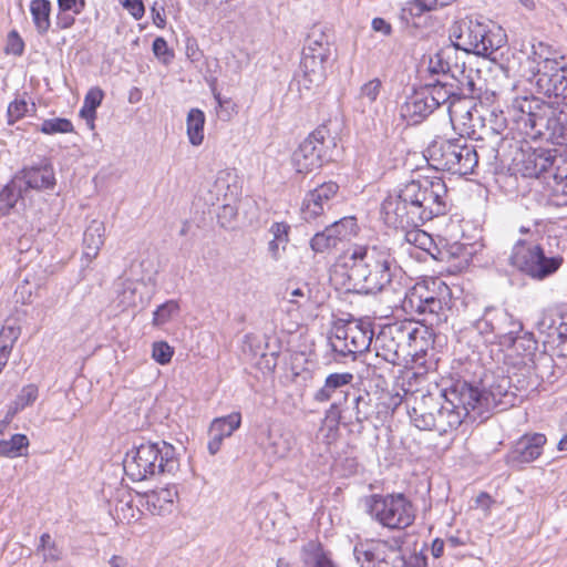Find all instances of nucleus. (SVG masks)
<instances>
[{
    "instance_id": "obj_11",
    "label": "nucleus",
    "mask_w": 567,
    "mask_h": 567,
    "mask_svg": "<svg viewBox=\"0 0 567 567\" xmlns=\"http://www.w3.org/2000/svg\"><path fill=\"white\" fill-rule=\"evenodd\" d=\"M371 517L389 529H405L416 516L413 503L402 493L372 495L369 503Z\"/></svg>"
},
{
    "instance_id": "obj_37",
    "label": "nucleus",
    "mask_w": 567,
    "mask_h": 567,
    "mask_svg": "<svg viewBox=\"0 0 567 567\" xmlns=\"http://www.w3.org/2000/svg\"><path fill=\"white\" fill-rule=\"evenodd\" d=\"M23 187L14 178L0 192V216L8 215L22 197Z\"/></svg>"
},
{
    "instance_id": "obj_44",
    "label": "nucleus",
    "mask_w": 567,
    "mask_h": 567,
    "mask_svg": "<svg viewBox=\"0 0 567 567\" xmlns=\"http://www.w3.org/2000/svg\"><path fill=\"white\" fill-rule=\"evenodd\" d=\"M147 505L153 506L157 513L165 508V504H173L177 497V489L175 487H165L158 491H153L147 494Z\"/></svg>"
},
{
    "instance_id": "obj_8",
    "label": "nucleus",
    "mask_w": 567,
    "mask_h": 567,
    "mask_svg": "<svg viewBox=\"0 0 567 567\" xmlns=\"http://www.w3.org/2000/svg\"><path fill=\"white\" fill-rule=\"evenodd\" d=\"M402 545L401 537L373 540L354 547V555L361 567H426V558L422 555L405 557Z\"/></svg>"
},
{
    "instance_id": "obj_1",
    "label": "nucleus",
    "mask_w": 567,
    "mask_h": 567,
    "mask_svg": "<svg viewBox=\"0 0 567 567\" xmlns=\"http://www.w3.org/2000/svg\"><path fill=\"white\" fill-rule=\"evenodd\" d=\"M447 187L441 177H422L404 184L381 204V216L388 226H420L447 212Z\"/></svg>"
},
{
    "instance_id": "obj_48",
    "label": "nucleus",
    "mask_w": 567,
    "mask_h": 567,
    "mask_svg": "<svg viewBox=\"0 0 567 567\" xmlns=\"http://www.w3.org/2000/svg\"><path fill=\"white\" fill-rule=\"evenodd\" d=\"M73 130L70 120L60 117L44 120L40 127V131L44 134L71 133Z\"/></svg>"
},
{
    "instance_id": "obj_50",
    "label": "nucleus",
    "mask_w": 567,
    "mask_h": 567,
    "mask_svg": "<svg viewBox=\"0 0 567 567\" xmlns=\"http://www.w3.org/2000/svg\"><path fill=\"white\" fill-rule=\"evenodd\" d=\"M174 349L165 341H156L152 347V358L164 365L171 362Z\"/></svg>"
},
{
    "instance_id": "obj_28",
    "label": "nucleus",
    "mask_w": 567,
    "mask_h": 567,
    "mask_svg": "<svg viewBox=\"0 0 567 567\" xmlns=\"http://www.w3.org/2000/svg\"><path fill=\"white\" fill-rule=\"evenodd\" d=\"M289 292L288 306L286 312L292 317L295 328L302 323L303 317L301 311L310 305V289L307 285L293 287L291 282L286 285V293Z\"/></svg>"
},
{
    "instance_id": "obj_47",
    "label": "nucleus",
    "mask_w": 567,
    "mask_h": 567,
    "mask_svg": "<svg viewBox=\"0 0 567 567\" xmlns=\"http://www.w3.org/2000/svg\"><path fill=\"white\" fill-rule=\"evenodd\" d=\"M179 306L175 300H168L163 305L158 306L154 311L153 323L155 326H162L168 322L175 315L178 313Z\"/></svg>"
},
{
    "instance_id": "obj_53",
    "label": "nucleus",
    "mask_w": 567,
    "mask_h": 567,
    "mask_svg": "<svg viewBox=\"0 0 567 567\" xmlns=\"http://www.w3.org/2000/svg\"><path fill=\"white\" fill-rule=\"evenodd\" d=\"M309 567H337L327 554L319 547L313 548L306 558Z\"/></svg>"
},
{
    "instance_id": "obj_31",
    "label": "nucleus",
    "mask_w": 567,
    "mask_h": 567,
    "mask_svg": "<svg viewBox=\"0 0 567 567\" xmlns=\"http://www.w3.org/2000/svg\"><path fill=\"white\" fill-rule=\"evenodd\" d=\"M475 75H477V71L465 69L462 74L452 79L457 99L466 101L467 97H475L481 94L482 89L476 86Z\"/></svg>"
},
{
    "instance_id": "obj_14",
    "label": "nucleus",
    "mask_w": 567,
    "mask_h": 567,
    "mask_svg": "<svg viewBox=\"0 0 567 567\" xmlns=\"http://www.w3.org/2000/svg\"><path fill=\"white\" fill-rule=\"evenodd\" d=\"M550 48L543 42L533 45V59L538 63L536 86L539 93L548 97H560L567 100V76L564 66H559L558 61L549 56Z\"/></svg>"
},
{
    "instance_id": "obj_19",
    "label": "nucleus",
    "mask_w": 567,
    "mask_h": 567,
    "mask_svg": "<svg viewBox=\"0 0 567 567\" xmlns=\"http://www.w3.org/2000/svg\"><path fill=\"white\" fill-rule=\"evenodd\" d=\"M339 192L334 182H326L307 193L301 205V217L310 223L323 216L331 208L332 200Z\"/></svg>"
},
{
    "instance_id": "obj_15",
    "label": "nucleus",
    "mask_w": 567,
    "mask_h": 567,
    "mask_svg": "<svg viewBox=\"0 0 567 567\" xmlns=\"http://www.w3.org/2000/svg\"><path fill=\"white\" fill-rule=\"evenodd\" d=\"M443 390L435 385L434 391H424L422 389L411 391L404 390V400L408 414L415 427L422 431H432L435 426V416L440 412V400Z\"/></svg>"
},
{
    "instance_id": "obj_30",
    "label": "nucleus",
    "mask_w": 567,
    "mask_h": 567,
    "mask_svg": "<svg viewBox=\"0 0 567 567\" xmlns=\"http://www.w3.org/2000/svg\"><path fill=\"white\" fill-rule=\"evenodd\" d=\"M447 114L453 128L458 132L461 137L474 133L473 125L471 124L472 113L468 102L461 99L451 104Z\"/></svg>"
},
{
    "instance_id": "obj_26",
    "label": "nucleus",
    "mask_w": 567,
    "mask_h": 567,
    "mask_svg": "<svg viewBox=\"0 0 567 567\" xmlns=\"http://www.w3.org/2000/svg\"><path fill=\"white\" fill-rule=\"evenodd\" d=\"M353 380L351 373H332L327 377L324 385L315 394V399L319 402H327L334 396H343L347 399L350 393L346 390ZM341 403V398L336 399L333 405Z\"/></svg>"
},
{
    "instance_id": "obj_17",
    "label": "nucleus",
    "mask_w": 567,
    "mask_h": 567,
    "mask_svg": "<svg viewBox=\"0 0 567 567\" xmlns=\"http://www.w3.org/2000/svg\"><path fill=\"white\" fill-rule=\"evenodd\" d=\"M556 157L547 148L520 147L513 157V169L527 178H544L551 171Z\"/></svg>"
},
{
    "instance_id": "obj_52",
    "label": "nucleus",
    "mask_w": 567,
    "mask_h": 567,
    "mask_svg": "<svg viewBox=\"0 0 567 567\" xmlns=\"http://www.w3.org/2000/svg\"><path fill=\"white\" fill-rule=\"evenodd\" d=\"M427 70L432 76L436 75V79L445 80V75H447L449 80H452V75L446 70L445 61H443L440 51L430 58Z\"/></svg>"
},
{
    "instance_id": "obj_2",
    "label": "nucleus",
    "mask_w": 567,
    "mask_h": 567,
    "mask_svg": "<svg viewBox=\"0 0 567 567\" xmlns=\"http://www.w3.org/2000/svg\"><path fill=\"white\" fill-rule=\"evenodd\" d=\"M344 258L354 290L364 295L385 290L401 269L392 248L379 241L352 245Z\"/></svg>"
},
{
    "instance_id": "obj_64",
    "label": "nucleus",
    "mask_w": 567,
    "mask_h": 567,
    "mask_svg": "<svg viewBox=\"0 0 567 567\" xmlns=\"http://www.w3.org/2000/svg\"><path fill=\"white\" fill-rule=\"evenodd\" d=\"M75 22V19L72 16L64 14L58 18V25L61 29H69L71 28Z\"/></svg>"
},
{
    "instance_id": "obj_54",
    "label": "nucleus",
    "mask_w": 567,
    "mask_h": 567,
    "mask_svg": "<svg viewBox=\"0 0 567 567\" xmlns=\"http://www.w3.org/2000/svg\"><path fill=\"white\" fill-rule=\"evenodd\" d=\"M272 234V239L268 244V250L271 257L276 260L279 259V240L284 234V226L280 223H274L269 230Z\"/></svg>"
},
{
    "instance_id": "obj_40",
    "label": "nucleus",
    "mask_w": 567,
    "mask_h": 567,
    "mask_svg": "<svg viewBox=\"0 0 567 567\" xmlns=\"http://www.w3.org/2000/svg\"><path fill=\"white\" fill-rule=\"evenodd\" d=\"M29 440L24 434H14L10 440H0V456L18 457L23 455L22 450H27Z\"/></svg>"
},
{
    "instance_id": "obj_3",
    "label": "nucleus",
    "mask_w": 567,
    "mask_h": 567,
    "mask_svg": "<svg viewBox=\"0 0 567 567\" xmlns=\"http://www.w3.org/2000/svg\"><path fill=\"white\" fill-rule=\"evenodd\" d=\"M443 395L439 404L440 412L435 416V426H432V431L440 435L456 430L472 412L475 420L499 403L493 392L481 391L467 383L444 390Z\"/></svg>"
},
{
    "instance_id": "obj_60",
    "label": "nucleus",
    "mask_w": 567,
    "mask_h": 567,
    "mask_svg": "<svg viewBox=\"0 0 567 567\" xmlns=\"http://www.w3.org/2000/svg\"><path fill=\"white\" fill-rule=\"evenodd\" d=\"M152 49L157 58H164L166 55L173 56V53L169 51L167 42L164 38H156L153 41Z\"/></svg>"
},
{
    "instance_id": "obj_51",
    "label": "nucleus",
    "mask_w": 567,
    "mask_h": 567,
    "mask_svg": "<svg viewBox=\"0 0 567 567\" xmlns=\"http://www.w3.org/2000/svg\"><path fill=\"white\" fill-rule=\"evenodd\" d=\"M550 176L553 182L547 181V184L554 192L567 195V167H557L555 172L547 175Z\"/></svg>"
},
{
    "instance_id": "obj_35",
    "label": "nucleus",
    "mask_w": 567,
    "mask_h": 567,
    "mask_svg": "<svg viewBox=\"0 0 567 567\" xmlns=\"http://www.w3.org/2000/svg\"><path fill=\"white\" fill-rule=\"evenodd\" d=\"M205 114L199 109H192L186 118L187 136L189 143L198 146L204 141Z\"/></svg>"
},
{
    "instance_id": "obj_20",
    "label": "nucleus",
    "mask_w": 567,
    "mask_h": 567,
    "mask_svg": "<svg viewBox=\"0 0 567 567\" xmlns=\"http://www.w3.org/2000/svg\"><path fill=\"white\" fill-rule=\"evenodd\" d=\"M353 402L357 422L363 423L373 416L374 411L371 406V398L369 393L355 395V392L353 391ZM401 403L402 396L399 393H382L378 398V403L375 404V417L378 420H383L388 415L392 414Z\"/></svg>"
},
{
    "instance_id": "obj_58",
    "label": "nucleus",
    "mask_w": 567,
    "mask_h": 567,
    "mask_svg": "<svg viewBox=\"0 0 567 567\" xmlns=\"http://www.w3.org/2000/svg\"><path fill=\"white\" fill-rule=\"evenodd\" d=\"M122 4L136 20H140L145 13L142 0H123Z\"/></svg>"
},
{
    "instance_id": "obj_33",
    "label": "nucleus",
    "mask_w": 567,
    "mask_h": 567,
    "mask_svg": "<svg viewBox=\"0 0 567 567\" xmlns=\"http://www.w3.org/2000/svg\"><path fill=\"white\" fill-rule=\"evenodd\" d=\"M30 12L37 31L44 34L50 29L51 2L49 0H32Z\"/></svg>"
},
{
    "instance_id": "obj_32",
    "label": "nucleus",
    "mask_w": 567,
    "mask_h": 567,
    "mask_svg": "<svg viewBox=\"0 0 567 567\" xmlns=\"http://www.w3.org/2000/svg\"><path fill=\"white\" fill-rule=\"evenodd\" d=\"M104 93L100 87H92L84 97L83 106L80 110V116L85 120L90 130H94V120L96 109L101 105Z\"/></svg>"
},
{
    "instance_id": "obj_55",
    "label": "nucleus",
    "mask_w": 567,
    "mask_h": 567,
    "mask_svg": "<svg viewBox=\"0 0 567 567\" xmlns=\"http://www.w3.org/2000/svg\"><path fill=\"white\" fill-rule=\"evenodd\" d=\"M558 343L556 344V352L559 357H567V315L563 317V321L557 328Z\"/></svg>"
},
{
    "instance_id": "obj_25",
    "label": "nucleus",
    "mask_w": 567,
    "mask_h": 567,
    "mask_svg": "<svg viewBox=\"0 0 567 567\" xmlns=\"http://www.w3.org/2000/svg\"><path fill=\"white\" fill-rule=\"evenodd\" d=\"M240 422L239 413L217 417L212 422L209 427L210 440L208 442V451L212 455L220 450L224 439L229 437L240 426Z\"/></svg>"
},
{
    "instance_id": "obj_63",
    "label": "nucleus",
    "mask_w": 567,
    "mask_h": 567,
    "mask_svg": "<svg viewBox=\"0 0 567 567\" xmlns=\"http://www.w3.org/2000/svg\"><path fill=\"white\" fill-rule=\"evenodd\" d=\"M236 216V209L229 205V204H224L220 208V212L218 213V219L221 224V226H226V224L224 223V219H231Z\"/></svg>"
},
{
    "instance_id": "obj_4",
    "label": "nucleus",
    "mask_w": 567,
    "mask_h": 567,
    "mask_svg": "<svg viewBox=\"0 0 567 567\" xmlns=\"http://www.w3.org/2000/svg\"><path fill=\"white\" fill-rule=\"evenodd\" d=\"M427 346V329L409 320L382 327L374 339L377 355L390 363H398L409 355H417L424 352Z\"/></svg>"
},
{
    "instance_id": "obj_9",
    "label": "nucleus",
    "mask_w": 567,
    "mask_h": 567,
    "mask_svg": "<svg viewBox=\"0 0 567 567\" xmlns=\"http://www.w3.org/2000/svg\"><path fill=\"white\" fill-rule=\"evenodd\" d=\"M451 302L450 287L439 278H431L423 284H416L406 293L403 308L420 315L432 317L431 324L446 319L445 310Z\"/></svg>"
},
{
    "instance_id": "obj_42",
    "label": "nucleus",
    "mask_w": 567,
    "mask_h": 567,
    "mask_svg": "<svg viewBox=\"0 0 567 567\" xmlns=\"http://www.w3.org/2000/svg\"><path fill=\"white\" fill-rule=\"evenodd\" d=\"M339 243L350 240L358 231V224L354 217H344L328 226Z\"/></svg>"
},
{
    "instance_id": "obj_5",
    "label": "nucleus",
    "mask_w": 567,
    "mask_h": 567,
    "mask_svg": "<svg viewBox=\"0 0 567 567\" xmlns=\"http://www.w3.org/2000/svg\"><path fill=\"white\" fill-rule=\"evenodd\" d=\"M123 468L132 481L141 482L157 474H175L179 468V460L173 445L147 442L126 453Z\"/></svg>"
},
{
    "instance_id": "obj_45",
    "label": "nucleus",
    "mask_w": 567,
    "mask_h": 567,
    "mask_svg": "<svg viewBox=\"0 0 567 567\" xmlns=\"http://www.w3.org/2000/svg\"><path fill=\"white\" fill-rule=\"evenodd\" d=\"M37 550L42 553L44 561H59L63 557L62 548L58 546L48 533L41 535Z\"/></svg>"
},
{
    "instance_id": "obj_41",
    "label": "nucleus",
    "mask_w": 567,
    "mask_h": 567,
    "mask_svg": "<svg viewBox=\"0 0 567 567\" xmlns=\"http://www.w3.org/2000/svg\"><path fill=\"white\" fill-rule=\"evenodd\" d=\"M339 240L327 226L322 231L315 234L310 239V247L317 254H323L337 248Z\"/></svg>"
},
{
    "instance_id": "obj_61",
    "label": "nucleus",
    "mask_w": 567,
    "mask_h": 567,
    "mask_svg": "<svg viewBox=\"0 0 567 567\" xmlns=\"http://www.w3.org/2000/svg\"><path fill=\"white\" fill-rule=\"evenodd\" d=\"M151 11L154 24L158 28H164L166 24L164 8L161 7L159 9H157V3L155 2Z\"/></svg>"
},
{
    "instance_id": "obj_13",
    "label": "nucleus",
    "mask_w": 567,
    "mask_h": 567,
    "mask_svg": "<svg viewBox=\"0 0 567 567\" xmlns=\"http://www.w3.org/2000/svg\"><path fill=\"white\" fill-rule=\"evenodd\" d=\"M508 262L530 278L543 280L560 268L563 258L547 257L540 246L529 245L519 239L513 246Z\"/></svg>"
},
{
    "instance_id": "obj_23",
    "label": "nucleus",
    "mask_w": 567,
    "mask_h": 567,
    "mask_svg": "<svg viewBox=\"0 0 567 567\" xmlns=\"http://www.w3.org/2000/svg\"><path fill=\"white\" fill-rule=\"evenodd\" d=\"M14 179L22 185L23 190L51 189L55 185L54 169L51 164L43 163L39 166L24 167Z\"/></svg>"
},
{
    "instance_id": "obj_16",
    "label": "nucleus",
    "mask_w": 567,
    "mask_h": 567,
    "mask_svg": "<svg viewBox=\"0 0 567 567\" xmlns=\"http://www.w3.org/2000/svg\"><path fill=\"white\" fill-rule=\"evenodd\" d=\"M533 102L524 99L518 102V109L522 112L519 116L520 122L530 128H537L545 126L547 130L551 132V136L556 138L566 140L567 138V101L563 102L556 109L547 107L549 114L544 112V114H538L533 112Z\"/></svg>"
},
{
    "instance_id": "obj_34",
    "label": "nucleus",
    "mask_w": 567,
    "mask_h": 567,
    "mask_svg": "<svg viewBox=\"0 0 567 567\" xmlns=\"http://www.w3.org/2000/svg\"><path fill=\"white\" fill-rule=\"evenodd\" d=\"M439 51L443 61H445L446 70L450 71L452 79L458 76V74H462L463 71H465V62L462 59L463 55L460 54L462 49L456 47L454 42L451 41L450 44L444 45Z\"/></svg>"
},
{
    "instance_id": "obj_12",
    "label": "nucleus",
    "mask_w": 567,
    "mask_h": 567,
    "mask_svg": "<svg viewBox=\"0 0 567 567\" xmlns=\"http://www.w3.org/2000/svg\"><path fill=\"white\" fill-rule=\"evenodd\" d=\"M336 147L334 138L330 136L326 125L317 127L305 138L291 156L296 174H308L330 161L331 151Z\"/></svg>"
},
{
    "instance_id": "obj_49",
    "label": "nucleus",
    "mask_w": 567,
    "mask_h": 567,
    "mask_svg": "<svg viewBox=\"0 0 567 567\" xmlns=\"http://www.w3.org/2000/svg\"><path fill=\"white\" fill-rule=\"evenodd\" d=\"M137 282L126 279L122 282V290L120 291V302L124 307H136L141 297L136 295Z\"/></svg>"
},
{
    "instance_id": "obj_10",
    "label": "nucleus",
    "mask_w": 567,
    "mask_h": 567,
    "mask_svg": "<svg viewBox=\"0 0 567 567\" xmlns=\"http://www.w3.org/2000/svg\"><path fill=\"white\" fill-rule=\"evenodd\" d=\"M427 154L435 168L452 174H473L478 164L475 147L464 137L435 142L427 148Z\"/></svg>"
},
{
    "instance_id": "obj_7",
    "label": "nucleus",
    "mask_w": 567,
    "mask_h": 567,
    "mask_svg": "<svg viewBox=\"0 0 567 567\" xmlns=\"http://www.w3.org/2000/svg\"><path fill=\"white\" fill-rule=\"evenodd\" d=\"M332 54L331 35L321 25H313L307 34L300 68L302 75L297 80L299 90L311 91L321 85L327 75V64Z\"/></svg>"
},
{
    "instance_id": "obj_29",
    "label": "nucleus",
    "mask_w": 567,
    "mask_h": 567,
    "mask_svg": "<svg viewBox=\"0 0 567 567\" xmlns=\"http://www.w3.org/2000/svg\"><path fill=\"white\" fill-rule=\"evenodd\" d=\"M105 240V225L103 221L93 219L84 230L83 234V258L87 262L95 259L104 245Z\"/></svg>"
},
{
    "instance_id": "obj_39",
    "label": "nucleus",
    "mask_w": 567,
    "mask_h": 567,
    "mask_svg": "<svg viewBox=\"0 0 567 567\" xmlns=\"http://www.w3.org/2000/svg\"><path fill=\"white\" fill-rule=\"evenodd\" d=\"M18 338L19 331L13 327H4L0 330V373L7 364Z\"/></svg>"
},
{
    "instance_id": "obj_59",
    "label": "nucleus",
    "mask_w": 567,
    "mask_h": 567,
    "mask_svg": "<svg viewBox=\"0 0 567 567\" xmlns=\"http://www.w3.org/2000/svg\"><path fill=\"white\" fill-rule=\"evenodd\" d=\"M58 6L61 11H72L74 14H80L85 8V0H58Z\"/></svg>"
},
{
    "instance_id": "obj_21",
    "label": "nucleus",
    "mask_w": 567,
    "mask_h": 567,
    "mask_svg": "<svg viewBox=\"0 0 567 567\" xmlns=\"http://www.w3.org/2000/svg\"><path fill=\"white\" fill-rule=\"evenodd\" d=\"M337 339L343 342L339 349L342 353H361L369 350L371 343H374L373 331L369 326L362 323L348 324L343 328H338Z\"/></svg>"
},
{
    "instance_id": "obj_43",
    "label": "nucleus",
    "mask_w": 567,
    "mask_h": 567,
    "mask_svg": "<svg viewBox=\"0 0 567 567\" xmlns=\"http://www.w3.org/2000/svg\"><path fill=\"white\" fill-rule=\"evenodd\" d=\"M39 395V389L35 384H28L23 386L17 395L12 405L9 408V414L14 415L29 405H32Z\"/></svg>"
},
{
    "instance_id": "obj_46",
    "label": "nucleus",
    "mask_w": 567,
    "mask_h": 567,
    "mask_svg": "<svg viewBox=\"0 0 567 567\" xmlns=\"http://www.w3.org/2000/svg\"><path fill=\"white\" fill-rule=\"evenodd\" d=\"M494 307L486 308L483 316L476 320L473 324V328L485 339L489 340L491 337H494L495 326H494Z\"/></svg>"
},
{
    "instance_id": "obj_38",
    "label": "nucleus",
    "mask_w": 567,
    "mask_h": 567,
    "mask_svg": "<svg viewBox=\"0 0 567 567\" xmlns=\"http://www.w3.org/2000/svg\"><path fill=\"white\" fill-rule=\"evenodd\" d=\"M412 229L405 233V240L415 246L416 248L426 251L432 257H434V250H436V245L426 231L419 229V226H411Z\"/></svg>"
},
{
    "instance_id": "obj_27",
    "label": "nucleus",
    "mask_w": 567,
    "mask_h": 567,
    "mask_svg": "<svg viewBox=\"0 0 567 567\" xmlns=\"http://www.w3.org/2000/svg\"><path fill=\"white\" fill-rule=\"evenodd\" d=\"M423 90L427 94L431 104L434 103V110L441 105L449 107L460 100L457 99L453 81L449 80L447 75H445V80L433 79V81L424 85Z\"/></svg>"
},
{
    "instance_id": "obj_22",
    "label": "nucleus",
    "mask_w": 567,
    "mask_h": 567,
    "mask_svg": "<svg viewBox=\"0 0 567 567\" xmlns=\"http://www.w3.org/2000/svg\"><path fill=\"white\" fill-rule=\"evenodd\" d=\"M493 315L495 326L494 338L497 339L502 346L517 347L518 341L524 339L518 337L523 331L522 322L516 320L505 309L494 307Z\"/></svg>"
},
{
    "instance_id": "obj_18",
    "label": "nucleus",
    "mask_w": 567,
    "mask_h": 567,
    "mask_svg": "<svg viewBox=\"0 0 567 567\" xmlns=\"http://www.w3.org/2000/svg\"><path fill=\"white\" fill-rule=\"evenodd\" d=\"M546 442L547 439L542 433L523 435L506 453L505 463L513 468H523L543 454Z\"/></svg>"
},
{
    "instance_id": "obj_56",
    "label": "nucleus",
    "mask_w": 567,
    "mask_h": 567,
    "mask_svg": "<svg viewBox=\"0 0 567 567\" xmlns=\"http://www.w3.org/2000/svg\"><path fill=\"white\" fill-rule=\"evenodd\" d=\"M24 50V43L17 31H11L8 34L6 52L13 55H21Z\"/></svg>"
},
{
    "instance_id": "obj_57",
    "label": "nucleus",
    "mask_w": 567,
    "mask_h": 567,
    "mask_svg": "<svg viewBox=\"0 0 567 567\" xmlns=\"http://www.w3.org/2000/svg\"><path fill=\"white\" fill-rule=\"evenodd\" d=\"M28 111V104L24 100H14L8 106L9 123L13 124L21 118Z\"/></svg>"
},
{
    "instance_id": "obj_24",
    "label": "nucleus",
    "mask_w": 567,
    "mask_h": 567,
    "mask_svg": "<svg viewBox=\"0 0 567 567\" xmlns=\"http://www.w3.org/2000/svg\"><path fill=\"white\" fill-rule=\"evenodd\" d=\"M433 112L434 103L431 104L423 89L408 96L405 102L400 106V115L406 120L409 124H417Z\"/></svg>"
},
{
    "instance_id": "obj_62",
    "label": "nucleus",
    "mask_w": 567,
    "mask_h": 567,
    "mask_svg": "<svg viewBox=\"0 0 567 567\" xmlns=\"http://www.w3.org/2000/svg\"><path fill=\"white\" fill-rule=\"evenodd\" d=\"M372 29L377 32H381L384 35H389L392 31L391 24L382 18H374L372 20Z\"/></svg>"
},
{
    "instance_id": "obj_36",
    "label": "nucleus",
    "mask_w": 567,
    "mask_h": 567,
    "mask_svg": "<svg viewBox=\"0 0 567 567\" xmlns=\"http://www.w3.org/2000/svg\"><path fill=\"white\" fill-rule=\"evenodd\" d=\"M382 90L383 83L379 78L369 80L361 85L357 95V101L362 107V112H364L367 107L371 109L374 105Z\"/></svg>"
},
{
    "instance_id": "obj_6",
    "label": "nucleus",
    "mask_w": 567,
    "mask_h": 567,
    "mask_svg": "<svg viewBox=\"0 0 567 567\" xmlns=\"http://www.w3.org/2000/svg\"><path fill=\"white\" fill-rule=\"evenodd\" d=\"M450 40L465 54L489 56L505 45L507 38L501 27H489L488 23L470 16L452 24Z\"/></svg>"
}]
</instances>
